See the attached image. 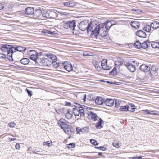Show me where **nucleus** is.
Instances as JSON below:
<instances>
[{
  "label": "nucleus",
  "mask_w": 159,
  "mask_h": 159,
  "mask_svg": "<svg viewBox=\"0 0 159 159\" xmlns=\"http://www.w3.org/2000/svg\"><path fill=\"white\" fill-rule=\"evenodd\" d=\"M105 24L99 25H98L96 32L95 35V38H97V37L99 36L100 34L102 37L105 36L107 33V31L108 30L105 28Z\"/></svg>",
  "instance_id": "f257e3e1"
},
{
  "label": "nucleus",
  "mask_w": 159,
  "mask_h": 159,
  "mask_svg": "<svg viewBox=\"0 0 159 159\" xmlns=\"http://www.w3.org/2000/svg\"><path fill=\"white\" fill-rule=\"evenodd\" d=\"M78 106H74V108L73 109V113L75 116H79L83 117L84 115V110L83 107L80 104H76Z\"/></svg>",
  "instance_id": "f03ea898"
},
{
  "label": "nucleus",
  "mask_w": 159,
  "mask_h": 159,
  "mask_svg": "<svg viewBox=\"0 0 159 159\" xmlns=\"http://www.w3.org/2000/svg\"><path fill=\"white\" fill-rule=\"evenodd\" d=\"M98 25L96 24H94V23L90 22L88 23L87 30L88 32L89 31L91 32V36L93 38H95V35L97 30Z\"/></svg>",
  "instance_id": "7ed1b4c3"
},
{
  "label": "nucleus",
  "mask_w": 159,
  "mask_h": 159,
  "mask_svg": "<svg viewBox=\"0 0 159 159\" xmlns=\"http://www.w3.org/2000/svg\"><path fill=\"white\" fill-rule=\"evenodd\" d=\"M137 61H132L130 63L127 62L125 63V65L129 71L133 72L135 71L136 70L135 66H137Z\"/></svg>",
  "instance_id": "20e7f679"
},
{
  "label": "nucleus",
  "mask_w": 159,
  "mask_h": 159,
  "mask_svg": "<svg viewBox=\"0 0 159 159\" xmlns=\"http://www.w3.org/2000/svg\"><path fill=\"white\" fill-rule=\"evenodd\" d=\"M88 23L89 21L84 20L80 23L78 27L81 30L84 31L87 30Z\"/></svg>",
  "instance_id": "39448f33"
},
{
  "label": "nucleus",
  "mask_w": 159,
  "mask_h": 159,
  "mask_svg": "<svg viewBox=\"0 0 159 159\" xmlns=\"http://www.w3.org/2000/svg\"><path fill=\"white\" fill-rule=\"evenodd\" d=\"M65 28L66 29H70L73 30L76 26L75 22L74 21H69L65 23Z\"/></svg>",
  "instance_id": "423d86ee"
},
{
  "label": "nucleus",
  "mask_w": 159,
  "mask_h": 159,
  "mask_svg": "<svg viewBox=\"0 0 159 159\" xmlns=\"http://www.w3.org/2000/svg\"><path fill=\"white\" fill-rule=\"evenodd\" d=\"M88 118L90 119H92L94 121H96L98 120L99 117L97 114L92 112H88Z\"/></svg>",
  "instance_id": "0eeeda50"
},
{
  "label": "nucleus",
  "mask_w": 159,
  "mask_h": 159,
  "mask_svg": "<svg viewBox=\"0 0 159 159\" xmlns=\"http://www.w3.org/2000/svg\"><path fill=\"white\" fill-rule=\"evenodd\" d=\"M62 65L64 68L68 72H70L73 70L72 65L70 62H65L62 63Z\"/></svg>",
  "instance_id": "6e6552de"
},
{
  "label": "nucleus",
  "mask_w": 159,
  "mask_h": 159,
  "mask_svg": "<svg viewBox=\"0 0 159 159\" xmlns=\"http://www.w3.org/2000/svg\"><path fill=\"white\" fill-rule=\"evenodd\" d=\"M139 68L141 70L145 72H148L151 70L150 66L145 64H143L141 65Z\"/></svg>",
  "instance_id": "1a4fd4ad"
},
{
  "label": "nucleus",
  "mask_w": 159,
  "mask_h": 159,
  "mask_svg": "<svg viewBox=\"0 0 159 159\" xmlns=\"http://www.w3.org/2000/svg\"><path fill=\"white\" fill-rule=\"evenodd\" d=\"M12 48V45L11 46L7 44H3L2 45L1 50L4 52H7L9 51V49Z\"/></svg>",
  "instance_id": "9d476101"
},
{
  "label": "nucleus",
  "mask_w": 159,
  "mask_h": 159,
  "mask_svg": "<svg viewBox=\"0 0 159 159\" xmlns=\"http://www.w3.org/2000/svg\"><path fill=\"white\" fill-rule=\"evenodd\" d=\"M14 51L12 48L9 50V51L7 52V55L6 56L7 58L10 61H12L13 60L12 57V54L14 52Z\"/></svg>",
  "instance_id": "9b49d317"
},
{
  "label": "nucleus",
  "mask_w": 159,
  "mask_h": 159,
  "mask_svg": "<svg viewBox=\"0 0 159 159\" xmlns=\"http://www.w3.org/2000/svg\"><path fill=\"white\" fill-rule=\"evenodd\" d=\"M105 99L102 97H98L96 99L95 102L98 105H102L104 103Z\"/></svg>",
  "instance_id": "f8f14e48"
},
{
  "label": "nucleus",
  "mask_w": 159,
  "mask_h": 159,
  "mask_svg": "<svg viewBox=\"0 0 159 159\" xmlns=\"http://www.w3.org/2000/svg\"><path fill=\"white\" fill-rule=\"evenodd\" d=\"M25 12L27 15H32L34 13V9L32 7H28L25 9Z\"/></svg>",
  "instance_id": "ddd939ff"
},
{
  "label": "nucleus",
  "mask_w": 159,
  "mask_h": 159,
  "mask_svg": "<svg viewBox=\"0 0 159 159\" xmlns=\"http://www.w3.org/2000/svg\"><path fill=\"white\" fill-rule=\"evenodd\" d=\"M73 129L71 128V126L68 125V126L64 129V131L67 134H71L73 131Z\"/></svg>",
  "instance_id": "4468645a"
},
{
  "label": "nucleus",
  "mask_w": 159,
  "mask_h": 159,
  "mask_svg": "<svg viewBox=\"0 0 159 159\" xmlns=\"http://www.w3.org/2000/svg\"><path fill=\"white\" fill-rule=\"evenodd\" d=\"M12 48H13L15 52L16 51L22 52L25 51L26 49V48L24 47L19 46L14 47L13 46H12Z\"/></svg>",
  "instance_id": "2eb2a0df"
},
{
  "label": "nucleus",
  "mask_w": 159,
  "mask_h": 159,
  "mask_svg": "<svg viewBox=\"0 0 159 159\" xmlns=\"http://www.w3.org/2000/svg\"><path fill=\"white\" fill-rule=\"evenodd\" d=\"M114 101L112 99H107L106 100H105L104 103L107 106H113L114 103Z\"/></svg>",
  "instance_id": "dca6fc26"
},
{
  "label": "nucleus",
  "mask_w": 159,
  "mask_h": 159,
  "mask_svg": "<svg viewBox=\"0 0 159 159\" xmlns=\"http://www.w3.org/2000/svg\"><path fill=\"white\" fill-rule=\"evenodd\" d=\"M42 61L43 65L45 66L50 65L52 64L49 57H47V58H44L42 59Z\"/></svg>",
  "instance_id": "f3484780"
},
{
  "label": "nucleus",
  "mask_w": 159,
  "mask_h": 159,
  "mask_svg": "<svg viewBox=\"0 0 159 159\" xmlns=\"http://www.w3.org/2000/svg\"><path fill=\"white\" fill-rule=\"evenodd\" d=\"M136 35L140 37L146 38V33L142 30L137 31L136 33Z\"/></svg>",
  "instance_id": "a211bd4d"
},
{
  "label": "nucleus",
  "mask_w": 159,
  "mask_h": 159,
  "mask_svg": "<svg viewBox=\"0 0 159 159\" xmlns=\"http://www.w3.org/2000/svg\"><path fill=\"white\" fill-rule=\"evenodd\" d=\"M130 25L132 27L136 29L139 28L140 26L139 23L136 20L132 21Z\"/></svg>",
  "instance_id": "6ab92c4d"
},
{
  "label": "nucleus",
  "mask_w": 159,
  "mask_h": 159,
  "mask_svg": "<svg viewBox=\"0 0 159 159\" xmlns=\"http://www.w3.org/2000/svg\"><path fill=\"white\" fill-rule=\"evenodd\" d=\"M150 26L152 28L157 29L159 28V22L157 21H153L151 23Z\"/></svg>",
  "instance_id": "aec40b11"
},
{
  "label": "nucleus",
  "mask_w": 159,
  "mask_h": 159,
  "mask_svg": "<svg viewBox=\"0 0 159 159\" xmlns=\"http://www.w3.org/2000/svg\"><path fill=\"white\" fill-rule=\"evenodd\" d=\"M124 62V60L122 58H119L116 61L115 63V66L116 67L122 65Z\"/></svg>",
  "instance_id": "412c9836"
},
{
  "label": "nucleus",
  "mask_w": 159,
  "mask_h": 159,
  "mask_svg": "<svg viewBox=\"0 0 159 159\" xmlns=\"http://www.w3.org/2000/svg\"><path fill=\"white\" fill-rule=\"evenodd\" d=\"M75 3L73 1H70L64 3L63 5L67 7H73L75 5Z\"/></svg>",
  "instance_id": "4be33fe9"
},
{
  "label": "nucleus",
  "mask_w": 159,
  "mask_h": 159,
  "mask_svg": "<svg viewBox=\"0 0 159 159\" xmlns=\"http://www.w3.org/2000/svg\"><path fill=\"white\" fill-rule=\"evenodd\" d=\"M30 58L31 59L34 61L35 62H37V60L38 58V53L35 52L33 55L30 56Z\"/></svg>",
  "instance_id": "5701e85b"
},
{
  "label": "nucleus",
  "mask_w": 159,
  "mask_h": 159,
  "mask_svg": "<svg viewBox=\"0 0 159 159\" xmlns=\"http://www.w3.org/2000/svg\"><path fill=\"white\" fill-rule=\"evenodd\" d=\"M47 57H49V58L50 60L52 62V63L53 62H54V61H55V60L57 59V57L56 56L53 54H48L47 55Z\"/></svg>",
  "instance_id": "b1692460"
},
{
  "label": "nucleus",
  "mask_w": 159,
  "mask_h": 159,
  "mask_svg": "<svg viewBox=\"0 0 159 159\" xmlns=\"http://www.w3.org/2000/svg\"><path fill=\"white\" fill-rule=\"evenodd\" d=\"M129 105H126L124 106H121L120 110L121 111H127L129 110Z\"/></svg>",
  "instance_id": "393cba45"
},
{
  "label": "nucleus",
  "mask_w": 159,
  "mask_h": 159,
  "mask_svg": "<svg viewBox=\"0 0 159 159\" xmlns=\"http://www.w3.org/2000/svg\"><path fill=\"white\" fill-rule=\"evenodd\" d=\"M42 16L43 17L46 18H49L51 17L49 12L47 11H44L42 12Z\"/></svg>",
  "instance_id": "a878e982"
},
{
  "label": "nucleus",
  "mask_w": 159,
  "mask_h": 159,
  "mask_svg": "<svg viewBox=\"0 0 159 159\" xmlns=\"http://www.w3.org/2000/svg\"><path fill=\"white\" fill-rule=\"evenodd\" d=\"M143 111L144 113L148 114H149V115H158V114L157 113H153V111H150V110H143Z\"/></svg>",
  "instance_id": "bb28decb"
},
{
  "label": "nucleus",
  "mask_w": 159,
  "mask_h": 159,
  "mask_svg": "<svg viewBox=\"0 0 159 159\" xmlns=\"http://www.w3.org/2000/svg\"><path fill=\"white\" fill-rule=\"evenodd\" d=\"M29 61V60L27 58H23L20 61V63L24 65L28 64Z\"/></svg>",
  "instance_id": "cd10ccee"
},
{
  "label": "nucleus",
  "mask_w": 159,
  "mask_h": 159,
  "mask_svg": "<svg viewBox=\"0 0 159 159\" xmlns=\"http://www.w3.org/2000/svg\"><path fill=\"white\" fill-rule=\"evenodd\" d=\"M70 111L71 112L70 110L68 109L67 112L65 114L66 117L68 119H71L73 116L71 113H70Z\"/></svg>",
  "instance_id": "c85d7f7f"
},
{
  "label": "nucleus",
  "mask_w": 159,
  "mask_h": 159,
  "mask_svg": "<svg viewBox=\"0 0 159 159\" xmlns=\"http://www.w3.org/2000/svg\"><path fill=\"white\" fill-rule=\"evenodd\" d=\"M102 121L103 120L102 119H99V121L95 125L97 129H100L102 127L101 125Z\"/></svg>",
  "instance_id": "c756f323"
},
{
  "label": "nucleus",
  "mask_w": 159,
  "mask_h": 159,
  "mask_svg": "<svg viewBox=\"0 0 159 159\" xmlns=\"http://www.w3.org/2000/svg\"><path fill=\"white\" fill-rule=\"evenodd\" d=\"M129 110L128 111L134 112L135 111V109L136 108L135 106L133 104H129Z\"/></svg>",
  "instance_id": "7c9ffc66"
},
{
  "label": "nucleus",
  "mask_w": 159,
  "mask_h": 159,
  "mask_svg": "<svg viewBox=\"0 0 159 159\" xmlns=\"http://www.w3.org/2000/svg\"><path fill=\"white\" fill-rule=\"evenodd\" d=\"M151 46L153 48L159 49V42L152 43Z\"/></svg>",
  "instance_id": "2f4dec72"
},
{
  "label": "nucleus",
  "mask_w": 159,
  "mask_h": 159,
  "mask_svg": "<svg viewBox=\"0 0 159 159\" xmlns=\"http://www.w3.org/2000/svg\"><path fill=\"white\" fill-rule=\"evenodd\" d=\"M151 28L150 25H147L144 26L143 30L147 32H150L151 30Z\"/></svg>",
  "instance_id": "473e14b6"
},
{
  "label": "nucleus",
  "mask_w": 159,
  "mask_h": 159,
  "mask_svg": "<svg viewBox=\"0 0 159 159\" xmlns=\"http://www.w3.org/2000/svg\"><path fill=\"white\" fill-rule=\"evenodd\" d=\"M117 72L116 67L113 68L112 70L110 72L109 75H115L117 74Z\"/></svg>",
  "instance_id": "72a5a7b5"
},
{
  "label": "nucleus",
  "mask_w": 159,
  "mask_h": 159,
  "mask_svg": "<svg viewBox=\"0 0 159 159\" xmlns=\"http://www.w3.org/2000/svg\"><path fill=\"white\" fill-rule=\"evenodd\" d=\"M141 43L139 41H136V42L134 43V46L138 49L141 48Z\"/></svg>",
  "instance_id": "f704fd0d"
},
{
  "label": "nucleus",
  "mask_w": 159,
  "mask_h": 159,
  "mask_svg": "<svg viewBox=\"0 0 159 159\" xmlns=\"http://www.w3.org/2000/svg\"><path fill=\"white\" fill-rule=\"evenodd\" d=\"M111 23L110 22V21L107 22L106 25H105V28H106L107 30H108L112 26V25L111 24Z\"/></svg>",
  "instance_id": "c9c22d12"
},
{
  "label": "nucleus",
  "mask_w": 159,
  "mask_h": 159,
  "mask_svg": "<svg viewBox=\"0 0 159 159\" xmlns=\"http://www.w3.org/2000/svg\"><path fill=\"white\" fill-rule=\"evenodd\" d=\"M141 48H142L144 49H145L148 47V44L147 42L141 43Z\"/></svg>",
  "instance_id": "e433bc0d"
},
{
  "label": "nucleus",
  "mask_w": 159,
  "mask_h": 159,
  "mask_svg": "<svg viewBox=\"0 0 159 159\" xmlns=\"http://www.w3.org/2000/svg\"><path fill=\"white\" fill-rule=\"evenodd\" d=\"M59 124L61 127V128L63 129V130L64 129H65V128H66V127L68 126V125L66 124L65 122H63L61 124L59 123Z\"/></svg>",
  "instance_id": "4c0bfd02"
},
{
  "label": "nucleus",
  "mask_w": 159,
  "mask_h": 159,
  "mask_svg": "<svg viewBox=\"0 0 159 159\" xmlns=\"http://www.w3.org/2000/svg\"><path fill=\"white\" fill-rule=\"evenodd\" d=\"M112 145L116 148H118L120 147V145L118 141H116L112 143Z\"/></svg>",
  "instance_id": "58836bf2"
},
{
  "label": "nucleus",
  "mask_w": 159,
  "mask_h": 159,
  "mask_svg": "<svg viewBox=\"0 0 159 159\" xmlns=\"http://www.w3.org/2000/svg\"><path fill=\"white\" fill-rule=\"evenodd\" d=\"M93 63L95 66V68L97 69L98 70L99 68H100L99 66V65L98 63L96 61H94L93 62Z\"/></svg>",
  "instance_id": "ea45409f"
},
{
  "label": "nucleus",
  "mask_w": 159,
  "mask_h": 159,
  "mask_svg": "<svg viewBox=\"0 0 159 159\" xmlns=\"http://www.w3.org/2000/svg\"><path fill=\"white\" fill-rule=\"evenodd\" d=\"M90 142L91 143L94 145H98V143L97 142V141L95 139H92L90 140Z\"/></svg>",
  "instance_id": "a19ab883"
},
{
  "label": "nucleus",
  "mask_w": 159,
  "mask_h": 159,
  "mask_svg": "<svg viewBox=\"0 0 159 159\" xmlns=\"http://www.w3.org/2000/svg\"><path fill=\"white\" fill-rule=\"evenodd\" d=\"M54 67L56 68L58 67L60 65V64L59 62H56L55 61H54V62H52Z\"/></svg>",
  "instance_id": "79ce46f5"
},
{
  "label": "nucleus",
  "mask_w": 159,
  "mask_h": 159,
  "mask_svg": "<svg viewBox=\"0 0 159 159\" xmlns=\"http://www.w3.org/2000/svg\"><path fill=\"white\" fill-rule=\"evenodd\" d=\"M102 68L104 70H110L111 69V67L107 65H107H104L103 66H101Z\"/></svg>",
  "instance_id": "37998d69"
},
{
  "label": "nucleus",
  "mask_w": 159,
  "mask_h": 159,
  "mask_svg": "<svg viewBox=\"0 0 159 159\" xmlns=\"http://www.w3.org/2000/svg\"><path fill=\"white\" fill-rule=\"evenodd\" d=\"M95 148H97L98 149H100V150H102L103 151H105V150H107V148H105L104 147H101V146L99 147H95Z\"/></svg>",
  "instance_id": "c03bdc74"
},
{
  "label": "nucleus",
  "mask_w": 159,
  "mask_h": 159,
  "mask_svg": "<svg viewBox=\"0 0 159 159\" xmlns=\"http://www.w3.org/2000/svg\"><path fill=\"white\" fill-rule=\"evenodd\" d=\"M35 52H37L35 50H30L28 53V55H33L34 54Z\"/></svg>",
  "instance_id": "a18cd8bd"
},
{
  "label": "nucleus",
  "mask_w": 159,
  "mask_h": 159,
  "mask_svg": "<svg viewBox=\"0 0 159 159\" xmlns=\"http://www.w3.org/2000/svg\"><path fill=\"white\" fill-rule=\"evenodd\" d=\"M107 61L106 59H103L101 62V66H103L104 65H107Z\"/></svg>",
  "instance_id": "49530a36"
},
{
  "label": "nucleus",
  "mask_w": 159,
  "mask_h": 159,
  "mask_svg": "<svg viewBox=\"0 0 159 159\" xmlns=\"http://www.w3.org/2000/svg\"><path fill=\"white\" fill-rule=\"evenodd\" d=\"M42 13L41 11L39 10H37L35 12V14H36V15H38V16H40Z\"/></svg>",
  "instance_id": "de8ad7c7"
},
{
  "label": "nucleus",
  "mask_w": 159,
  "mask_h": 159,
  "mask_svg": "<svg viewBox=\"0 0 159 159\" xmlns=\"http://www.w3.org/2000/svg\"><path fill=\"white\" fill-rule=\"evenodd\" d=\"M25 91L27 92L29 96L31 97L32 95V92L31 91L29 90L27 88L26 89Z\"/></svg>",
  "instance_id": "09e8293b"
},
{
  "label": "nucleus",
  "mask_w": 159,
  "mask_h": 159,
  "mask_svg": "<svg viewBox=\"0 0 159 159\" xmlns=\"http://www.w3.org/2000/svg\"><path fill=\"white\" fill-rule=\"evenodd\" d=\"M8 125L11 128L14 127L16 125V124L14 122H11L9 123Z\"/></svg>",
  "instance_id": "8fccbe9b"
},
{
  "label": "nucleus",
  "mask_w": 159,
  "mask_h": 159,
  "mask_svg": "<svg viewBox=\"0 0 159 159\" xmlns=\"http://www.w3.org/2000/svg\"><path fill=\"white\" fill-rule=\"evenodd\" d=\"M68 145H69V146H68V148H72L75 147V143H70Z\"/></svg>",
  "instance_id": "3c124183"
},
{
  "label": "nucleus",
  "mask_w": 159,
  "mask_h": 159,
  "mask_svg": "<svg viewBox=\"0 0 159 159\" xmlns=\"http://www.w3.org/2000/svg\"><path fill=\"white\" fill-rule=\"evenodd\" d=\"M83 133L88 132H89V128L88 127H85L83 129Z\"/></svg>",
  "instance_id": "603ef678"
},
{
  "label": "nucleus",
  "mask_w": 159,
  "mask_h": 159,
  "mask_svg": "<svg viewBox=\"0 0 159 159\" xmlns=\"http://www.w3.org/2000/svg\"><path fill=\"white\" fill-rule=\"evenodd\" d=\"M0 58L3 59L7 58L6 56L3 53H0Z\"/></svg>",
  "instance_id": "864d4df0"
},
{
  "label": "nucleus",
  "mask_w": 159,
  "mask_h": 159,
  "mask_svg": "<svg viewBox=\"0 0 159 159\" xmlns=\"http://www.w3.org/2000/svg\"><path fill=\"white\" fill-rule=\"evenodd\" d=\"M83 129H80L78 128H76V131L78 133H79L80 132L83 133Z\"/></svg>",
  "instance_id": "5fc2aeb1"
},
{
  "label": "nucleus",
  "mask_w": 159,
  "mask_h": 159,
  "mask_svg": "<svg viewBox=\"0 0 159 159\" xmlns=\"http://www.w3.org/2000/svg\"><path fill=\"white\" fill-rule=\"evenodd\" d=\"M51 143L49 141L44 142L43 143V145H47L48 146H49Z\"/></svg>",
  "instance_id": "6e6d98bb"
},
{
  "label": "nucleus",
  "mask_w": 159,
  "mask_h": 159,
  "mask_svg": "<svg viewBox=\"0 0 159 159\" xmlns=\"http://www.w3.org/2000/svg\"><path fill=\"white\" fill-rule=\"evenodd\" d=\"M16 148L17 150H19L20 148V144L18 143H17L15 145Z\"/></svg>",
  "instance_id": "4d7b16f0"
},
{
  "label": "nucleus",
  "mask_w": 159,
  "mask_h": 159,
  "mask_svg": "<svg viewBox=\"0 0 159 159\" xmlns=\"http://www.w3.org/2000/svg\"><path fill=\"white\" fill-rule=\"evenodd\" d=\"M150 66H151V70L152 71H155L156 70V66H151V65H150Z\"/></svg>",
  "instance_id": "13d9d810"
},
{
  "label": "nucleus",
  "mask_w": 159,
  "mask_h": 159,
  "mask_svg": "<svg viewBox=\"0 0 159 159\" xmlns=\"http://www.w3.org/2000/svg\"><path fill=\"white\" fill-rule=\"evenodd\" d=\"M4 7V4L2 3H0V10L3 9Z\"/></svg>",
  "instance_id": "bf43d9fd"
},
{
  "label": "nucleus",
  "mask_w": 159,
  "mask_h": 159,
  "mask_svg": "<svg viewBox=\"0 0 159 159\" xmlns=\"http://www.w3.org/2000/svg\"><path fill=\"white\" fill-rule=\"evenodd\" d=\"M65 105L66 106H71V103L70 102H66L65 103Z\"/></svg>",
  "instance_id": "052dcab7"
},
{
  "label": "nucleus",
  "mask_w": 159,
  "mask_h": 159,
  "mask_svg": "<svg viewBox=\"0 0 159 159\" xmlns=\"http://www.w3.org/2000/svg\"><path fill=\"white\" fill-rule=\"evenodd\" d=\"M115 107L116 108H118L120 106V103L119 102H115Z\"/></svg>",
  "instance_id": "680f3d73"
},
{
  "label": "nucleus",
  "mask_w": 159,
  "mask_h": 159,
  "mask_svg": "<svg viewBox=\"0 0 159 159\" xmlns=\"http://www.w3.org/2000/svg\"><path fill=\"white\" fill-rule=\"evenodd\" d=\"M111 23V24L112 25V26L115 25L116 24V22L113 20H111L110 21Z\"/></svg>",
  "instance_id": "e2e57ef3"
},
{
  "label": "nucleus",
  "mask_w": 159,
  "mask_h": 159,
  "mask_svg": "<svg viewBox=\"0 0 159 159\" xmlns=\"http://www.w3.org/2000/svg\"><path fill=\"white\" fill-rule=\"evenodd\" d=\"M142 158V156H138L134 157L133 158V159H141Z\"/></svg>",
  "instance_id": "0e129e2a"
},
{
  "label": "nucleus",
  "mask_w": 159,
  "mask_h": 159,
  "mask_svg": "<svg viewBox=\"0 0 159 159\" xmlns=\"http://www.w3.org/2000/svg\"><path fill=\"white\" fill-rule=\"evenodd\" d=\"M45 33H47L48 34H53V32L47 30V32H45Z\"/></svg>",
  "instance_id": "69168bd1"
},
{
  "label": "nucleus",
  "mask_w": 159,
  "mask_h": 159,
  "mask_svg": "<svg viewBox=\"0 0 159 159\" xmlns=\"http://www.w3.org/2000/svg\"><path fill=\"white\" fill-rule=\"evenodd\" d=\"M9 140L10 141H14L16 140V139L15 138H9Z\"/></svg>",
  "instance_id": "338daca9"
},
{
  "label": "nucleus",
  "mask_w": 159,
  "mask_h": 159,
  "mask_svg": "<svg viewBox=\"0 0 159 159\" xmlns=\"http://www.w3.org/2000/svg\"><path fill=\"white\" fill-rule=\"evenodd\" d=\"M65 120L63 118H61L60 120V122L61 123H62L63 122H64V121Z\"/></svg>",
  "instance_id": "774afa93"
}]
</instances>
